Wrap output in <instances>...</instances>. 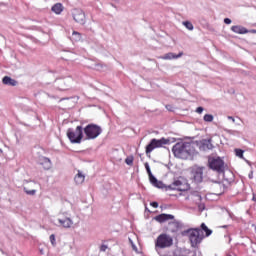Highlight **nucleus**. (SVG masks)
I'll use <instances>...</instances> for the list:
<instances>
[{"mask_svg":"<svg viewBox=\"0 0 256 256\" xmlns=\"http://www.w3.org/2000/svg\"><path fill=\"white\" fill-rule=\"evenodd\" d=\"M172 153L177 159H193L197 155L195 142H178L173 146Z\"/></svg>","mask_w":256,"mask_h":256,"instance_id":"f257e3e1","label":"nucleus"},{"mask_svg":"<svg viewBox=\"0 0 256 256\" xmlns=\"http://www.w3.org/2000/svg\"><path fill=\"white\" fill-rule=\"evenodd\" d=\"M60 215H64L65 218L58 219L59 224L64 229H74L80 223L79 215L73 212V210H67L63 208L60 211Z\"/></svg>","mask_w":256,"mask_h":256,"instance_id":"f03ea898","label":"nucleus"},{"mask_svg":"<svg viewBox=\"0 0 256 256\" xmlns=\"http://www.w3.org/2000/svg\"><path fill=\"white\" fill-rule=\"evenodd\" d=\"M171 245H173V238L167 234L159 235L155 241L156 251H159V249H167V247H171Z\"/></svg>","mask_w":256,"mask_h":256,"instance_id":"7ed1b4c3","label":"nucleus"},{"mask_svg":"<svg viewBox=\"0 0 256 256\" xmlns=\"http://www.w3.org/2000/svg\"><path fill=\"white\" fill-rule=\"evenodd\" d=\"M210 169H213V171H217L218 173H224L225 172V162L221 157H212L208 160Z\"/></svg>","mask_w":256,"mask_h":256,"instance_id":"20e7f679","label":"nucleus"},{"mask_svg":"<svg viewBox=\"0 0 256 256\" xmlns=\"http://www.w3.org/2000/svg\"><path fill=\"white\" fill-rule=\"evenodd\" d=\"M67 137L71 143H81V139H83V127L77 126L75 130L68 129Z\"/></svg>","mask_w":256,"mask_h":256,"instance_id":"39448f33","label":"nucleus"},{"mask_svg":"<svg viewBox=\"0 0 256 256\" xmlns=\"http://www.w3.org/2000/svg\"><path fill=\"white\" fill-rule=\"evenodd\" d=\"M188 237L192 247H197L201 241H203V235H201V229H190L187 231Z\"/></svg>","mask_w":256,"mask_h":256,"instance_id":"423d86ee","label":"nucleus"},{"mask_svg":"<svg viewBox=\"0 0 256 256\" xmlns=\"http://www.w3.org/2000/svg\"><path fill=\"white\" fill-rule=\"evenodd\" d=\"M101 127L95 125V124H89L85 129L84 133L87 137V139H97L99 135H101Z\"/></svg>","mask_w":256,"mask_h":256,"instance_id":"0eeeda50","label":"nucleus"},{"mask_svg":"<svg viewBox=\"0 0 256 256\" xmlns=\"http://www.w3.org/2000/svg\"><path fill=\"white\" fill-rule=\"evenodd\" d=\"M168 189H172L173 191H187L189 190V183H187V180L180 178L170 184Z\"/></svg>","mask_w":256,"mask_h":256,"instance_id":"6e6552de","label":"nucleus"},{"mask_svg":"<svg viewBox=\"0 0 256 256\" xmlns=\"http://www.w3.org/2000/svg\"><path fill=\"white\" fill-rule=\"evenodd\" d=\"M71 13H72L73 20L75 21V23H78V25H85V23H87L85 12L80 8L72 9Z\"/></svg>","mask_w":256,"mask_h":256,"instance_id":"1a4fd4ad","label":"nucleus"},{"mask_svg":"<svg viewBox=\"0 0 256 256\" xmlns=\"http://www.w3.org/2000/svg\"><path fill=\"white\" fill-rule=\"evenodd\" d=\"M169 140L162 138L160 140L152 139L150 144L146 146V155H149L153 151V149H157V147H163V145H167Z\"/></svg>","mask_w":256,"mask_h":256,"instance_id":"9d476101","label":"nucleus"},{"mask_svg":"<svg viewBox=\"0 0 256 256\" xmlns=\"http://www.w3.org/2000/svg\"><path fill=\"white\" fill-rule=\"evenodd\" d=\"M144 165H145V169L148 173L150 183L154 187H157L158 189H163V187H165V184H163V182L157 180V178L155 176H153V173H151V168L149 167V163L146 162Z\"/></svg>","mask_w":256,"mask_h":256,"instance_id":"9b49d317","label":"nucleus"},{"mask_svg":"<svg viewBox=\"0 0 256 256\" xmlns=\"http://www.w3.org/2000/svg\"><path fill=\"white\" fill-rule=\"evenodd\" d=\"M195 148L198 147L200 151H211L213 149V144L211 143V139H204L199 142H195Z\"/></svg>","mask_w":256,"mask_h":256,"instance_id":"f8f14e48","label":"nucleus"},{"mask_svg":"<svg viewBox=\"0 0 256 256\" xmlns=\"http://www.w3.org/2000/svg\"><path fill=\"white\" fill-rule=\"evenodd\" d=\"M40 185L37 182H28L24 186V191L27 195H35L37 193V189H39Z\"/></svg>","mask_w":256,"mask_h":256,"instance_id":"ddd939ff","label":"nucleus"},{"mask_svg":"<svg viewBox=\"0 0 256 256\" xmlns=\"http://www.w3.org/2000/svg\"><path fill=\"white\" fill-rule=\"evenodd\" d=\"M231 31H233V33H237L238 35H245L247 33H253L256 34V30L252 29V30H247V28L241 26V25H234L231 27Z\"/></svg>","mask_w":256,"mask_h":256,"instance_id":"4468645a","label":"nucleus"},{"mask_svg":"<svg viewBox=\"0 0 256 256\" xmlns=\"http://www.w3.org/2000/svg\"><path fill=\"white\" fill-rule=\"evenodd\" d=\"M192 176L194 181H196V183H201V181H203V168L201 167H196L192 170Z\"/></svg>","mask_w":256,"mask_h":256,"instance_id":"2eb2a0df","label":"nucleus"},{"mask_svg":"<svg viewBox=\"0 0 256 256\" xmlns=\"http://www.w3.org/2000/svg\"><path fill=\"white\" fill-rule=\"evenodd\" d=\"M60 91H65L71 87V78H65L57 81Z\"/></svg>","mask_w":256,"mask_h":256,"instance_id":"dca6fc26","label":"nucleus"},{"mask_svg":"<svg viewBox=\"0 0 256 256\" xmlns=\"http://www.w3.org/2000/svg\"><path fill=\"white\" fill-rule=\"evenodd\" d=\"M182 55H183V52H179L178 54H175L173 52H168L163 56H160V59H163L164 61H171L173 59H180Z\"/></svg>","mask_w":256,"mask_h":256,"instance_id":"f3484780","label":"nucleus"},{"mask_svg":"<svg viewBox=\"0 0 256 256\" xmlns=\"http://www.w3.org/2000/svg\"><path fill=\"white\" fill-rule=\"evenodd\" d=\"M74 183L77 185H83V183H85V175L81 170L77 171V174L74 177Z\"/></svg>","mask_w":256,"mask_h":256,"instance_id":"a211bd4d","label":"nucleus"},{"mask_svg":"<svg viewBox=\"0 0 256 256\" xmlns=\"http://www.w3.org/2000/svg\"><path fill=\"white\" fill-rule=\"evenodd\" d=\"M155 219L158 221V223H165V221L175 219V216H173L171 214H160V215L156 216Z\"/></svg>","mask_w":256,"mask_h":256,"instance_id":"6ab92c4d","label":"nucleus"},{"mask_svg":"<svg viewBox=\"0 0 256 256\" xmlns=\"http://www.w3.org/2000/svg\"><path fill=\"white\" fill-rule=\"evenodd\" d=\"M2 83H4V85H10V87H16L17 85V81L8 76L2 79Z\"/></svg>","mask_w":256,"mask_h":256,"instance_id":"aec40b11","label":"nucleus"},{"mask_svg":"<svg viewBox=\"0 0 256 256\" xmlns=\"http://www.w3.org/2000/svg\"><path fill=\"white\" fill-rule=\"evenodd\" d=\"M52 11L56 15H61L63 13V5L61 3H57L54 6H52Z\"/></svg>","mask_w":256,"mask_h":256,"instance_id":"412c9836","label":"nucleus"},{"mask_svg":"<svg viewBox=\"0 0 256 256\" xmlns=\"http://www.w3.org/2000/svg\"><path fill=\"white\" fill-rule=\"evenodd\" d=\"M71 40L72 41H75L76 43L81 41V33L77 32V31H74L72 33V37H71Z\"/></svg>","mask_w":256,"mask_h":256,"instance_id":"4be33fe9","label":"nucleus"},{"mask_svg":"<svg viewBox=\"0 0 256 256\" xmlns=\"http://www.w3.org/2000/svg\"><path fill=\"white\" fill-rule=\"evenodd\" d=\"M191 199L195 201V203H201V195L197 192L191 195Z\"/></svg>","mask_w":256,"mask_h":256,"instance_id":"5701e85b","label":"nucleus"},{"mask_svg":"<svg viewBox=\"0 0 256 256\" xmlns=\"http://www.w3.org/2000/svg\"><path fill=\"white\" fill-rule=\"evenodd\" d=\"M182 25H184V27H186V29H188V31H193V29H194L193 23H191L190 21H184V22H182Z\"/></svg>","mask_w":256,"mask_h":256,"instance_id":"b1692460","label":"nucleus"},{"mask_svg":"<svg viewBox=\"0 0 256 256\" xmlns=\"http://www.w3.org/2000/svg\"><path fill=\"white\" fill-rule=\"evenodd\" d=\"M201 229L203 231H205L206 237H209V235H211V233H213L209 228H207V225H205V223L201 224Z\"/></svg>","mask_w":256,"mask_h":256,"instance_id":"393cba45","label":"nucleus"},{"mask_svg":"<svg viewBox=\"0 0 256 256\" xmlns=\"http://www.w3.org/2000/svg\"><path fill=\"white\" fill-rule=\"evenodd\" d=\"M203 119H204V121H206V123H213L214 117L211 114H206V115H204Z\"/></svg>","mask_w":256,"mask_h":256,"instance_id":"a878e982","label":"nucleus"},{"mask_svg":"<svg viewBox=\"0 0 256 256\" xmlns=\"http://www.w3.org/2000/svg\"><path fill=\"white\" fill-rule=\"evenodd\" d=\"M133 156H128L126 159H125V163L126 165H133Z\"/></svg>","mask_w":256,"mask_h":256,"instance_id":"bb28decb","label":"nucleus"},{"mask_svg":"<svg viewBox=\"0 0 256 256\" xmlns=\"http://www.w3.org/2000/svg\"><path fill=\"white\" fill-rule=\"evenodd\" d=\"M236 157H240V159H243V150L241 149H235Z\"/></svg>","mask_w":256,"mask_h":256,"instance_id":"cd10ccee","label":"nucleus"},{"mask_svg":"<svg viewBox=\"0 0 256 256\" xmlns=\"http://www.w3.org/2000/svg\"><path fill=\"white\" fill-rule=\"evenodd\" d=\"M129 243L133 249V251H135L136 253H138V249L137 246H135V243H133V240H131V238H129Z\"/></svg>","mask_w":256,"mask_h":256,"instance_id":"c85d7f7f","label":"nucleus"},{"mask_svg":"<svg viewBox=\"0 0 256 256\" xmlns=\"http://www.w3.org/2000/svg\"><path fill=\"white\" fill-rule=\"evenodd\" d=\"M50 243H51V245H53V247H55V245H57V243L55 242V235L54 234L50 235Z\"/></svg>","mask_w":256,"mask_h":256,"instance_id":"c756f323","label":"nucleus"},{"mask_svg":"<svg viewBox=\"0 0 256 256\" xmlns=\"http://www.w3.org/2000/svg\"><path fill=\"white\" fill-rule=\"evenodd\" d=\"M44 162L46 163V169L51 168V160H49L48 158H45Z\"/></svg>","mask_w":256,"mask_h":256,"instance_id":"7c9ffc66","label":"nucleus"},{"mask_svg":"<svg viewBox=\"0 0 256 256\" xmlns=\"http://www.w3.org/2000/svg\"><path fill=\"white\" fill-rule=\"evenodd\" d=\"M224 23H225L226 25H231L232 21H231V19H229V18H225V19H224Z\"/></svg>","mask_w":256,"mask_h":256,"instance_id":"2f4dec72","label":"nucleus"},{"mask_svg":"<svg viewBox=\"0 0 256 256\" xmlns=\"http://www.w3.org/2000/svg\"><path fill=\"white\" fill-rule=\"evenodd\" d=\"M199 211H205V204L198 205Z\"/></svg>","mask_w":256,"mask_h":256,"instance_id":"473e14b6","label":"nucleus"},{"mask_svg":"<svg viewBox=\"0 0 256 256\" xmlns=\"http://www.w3.org/2000/svg\"><path fill=\"white\" fill-rule=\"evenodd\" d=\"M150 205L154 207V209H157V207H159V203L157 202H152Z\"/></svg>","mask_w":256,"mask_h":256,"instance_id":"72a5a7b5","label":"nucleus"},{"mask_svg":"<svg viewBox=\"0 0 256 256\" xmlns=\"http://www.w3.org/2000/svg\"><path fill=\"white\" fill-rule=\"evenodd\" d=\"M196 113H199V114L203 113V107H198L196 109Z\"/></svg>","mask_w":256,"mask_h":256,"instance_id":"f704fd0d","label":"nucleus"},{"mask_svg":"<svg viewBox=\"0 0 256 256\" xmlns=\"http://www.w3.org/2000/svg\"><path fill=\"white\" fill-rule=\"evenodd\" d=\"M100 251H103V252L107 251V246L106 245H102L100 247Z\"/></svg>","mask_w":256,"mask_h":256,"instance_id":"c9c22d12","label":"nucleus"},{"mask_svg":"<svg viewBox=\"0 0 256 256\" xmlns=\"http://www.w3.org/2000/svg\"><path fill=\"white\" fill-rule=\"evenodd\" d=\"M227 119H229V120L232 121L233 123H236V120L233 118V116H228Z\"/></svg>","mask_w":256,"mask_h":256,"instance_id":"e433bc0d","label":"nucleus"},{"mask_svg":"<svg viewBox=\"0 0 256 256\" xmlns=\"http://www.w3.org/2000/svg\"><path fill=\"white\" fill-rule=\"evenodd\" d=\"M236 125H241V120H240V118H238V120H236Z\"/></svg>","mask_w":256,"mask_h":256,"instance_id":"4c0bfd02","label":"nucleus"},{"mask_svg":"<svg viewBox=\"0 0 256 256\" xmlns=\"http://www.w3.org/2000/svg\"><path fill=\"white\" fill-rule=\"evenodd\" d=\"M252 247L254 249V253H256V244H254Z\"/></svg>","mask_w":256,"mask_h":256,"instance_id":"58836bf2","label":"nucleus"},{"mask_svg":"<svg viewBox=\"0 0 256 256\" xmlns=\"http://www.w3.org/2000/svg\"><path fill=\"white\" fill-rule=\"evenodd\" d=\"M40 253L41 255H45V252L43 251V249H40Z\"/></svg>","mask_w":256,"mask_h":256,"instance_id":"ea45409f","label":"nucleus"},{"mask_svg":"<svg viewBox=\"0 0 256 256\" xmlns=\"http://www.w3.org/2000/svg\"><path fill=\"white\" fill-rule=\"evenodd\" d=\"M224 213H226V215H229V212L227 210H224Z\"/></svg>","mask_w":256,"mask_h":256,"instance_id":"a19ab883","label":"nucleus"},{"mask_svg":"<svg viewBox=\"0 0 256 256\" xmlns=\"http://www.w3.org/2000/svg\"><path fill=\"white\" fill-rule=\"evenodd\" d=\"M252 200H253V201H256V197H255V196H253Z\"/></svg>","mask_w":256,"mask_h":256,"instance_id":"79ce46f5","label":"nucleus"},{"mask_svg":"<svg viewBox=\"0 0 256 256\" xmlns=\"http://www.w3.org/2000/svg\"><path fill=\"white\" fill-rule=\"evenodd\" d=\"M229 175H233L230 171H228Z\"/></svg>","mask_w":256,"mask_h":256,"instance_id":"37998d69","label":"nucleus"},{"mask_svg":"<svg viewBox=\"0 0 256 256\" xmlns=\"http://www.w3.org/2000/svg\"><path fill=\"white\" fill-rule=\"evenodd\" d=\"M255 45H256V43H255Z\"/></svg>","mask_w":256,"mask_h":256,"instance_id":"c03bdc74","label":"nucleus"}]
</instances>
